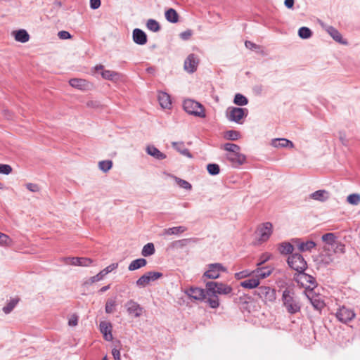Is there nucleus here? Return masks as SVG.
Instances as JSON below:
<instances>
[{"label": "nucleus", "instance_id": "obj_51", "mask_svg": "<svg viewBox=\"0 0 360 360\" xmlns=\"http://www.w3.org/2000/svg\"><path fill=\"white\" fill-rule=\"evenodd\" d=\"M18 302V300H12L9 303L3 307V311L6 314H9L13 311Z\"/></svg>", "mask_w": 360, "mask_h": 360}, {"label": "nucleus", "instance_id": "obj_45", "mask_svg": "<svg viewBox=\"0 0 360 360\" xmlns=\"http://www.w3.org/2000/svg\"><path fill=\"white\" fill-rule=\"evenodd\" d=\"M298 35L302 39H309L312 35V32L309 28L302 27L298 30Z\"/></svg>", "mask_w": 360, "mask_h": 360}, {"label": "nucleus", "instance_id": "obj_34", "mask_svg": "<svg viewBox=\"0 0 360 360\" xmlns=\"http://www.w3.org/2000/svg\"><path fill=\"white\" fill-rule=\"evenodd\" d=\"M299 279H300L302 285H304V282L309 283V285H307V288H311V287L315 286L316 280L313 276H311L310 275L301 273L300 275Z\"/></svg>", "mask_w": 360, "mask_h": 360}, {"label": "nucleus", "instance_id": "obj_1", "mask_svg": "<svg viewBox=\"0 0 360 360\" xmlns=\"http://www.w3.org/2000/svg\"><path fill=\"white\" fill-rule=\"evenodd\" d=\"M282 301L287 311L291 314H296L301 309L300 302L291 290L285 289L283 292Z\"/></svg>", "mask_w": 360, "mask_h": 360}, {"label": "nucleus", "instance_id": "obj_12", "mask_svg": "<svg viewBox=\"0 0 360 360\" xmlns=\"http://www.w3.org/2000/svg\"><path fill=\"white\" fill-rule=\"evenodd\" d=\"M336 317L340 321L347 323L355 317V313L352 310L342 307L337 311Z\"/></svg>", "mask_w": 360, "mask_h": 360}, {"label": "nucleus", "instance_id": "obj_22", "mask_svg": "<svg viewBox=\"0 0 360 360\" xmlns=\"http://www.w3.org/2000/svg\"><path fill=\"white\" fill-rule=\"evenodd\" d=\"M13 36L17 41L25 43L29 41L30 35L25 30H19L12 32Z\"/></svg>", "mask_w": 360, "mask_h": 360}, {"label": "nucleus", "instance_id": "obj_55", "mask_svg": "<svg viewBox=\"0 0 360 360\" xmlns=\"http://www.w3.org/2000/svg\"><path fill=\"white\" fill-rule=\"evenodd\" d=\"M12 167L9 165L0 164V174L8 175L12 172Z\"/></svg>", "mask_w": 360, "mask_h": 360}, {"label": "nucleus", "instance_id": "obj_53", "mask_svg": "<svg viewBox=\"0 0 360 360\" xmlns=\"http://www.w3.org/2000/svg\"><path fill=\"white\" fill-rule=\"evenodd\" d=\"M191 238H184L179 240H176L173 243V246L176 248H182L186 246L191 241Z\"/></svg>", "mask_w": 360, "mask_h": 360}, {"label": "nucleus", "instance_id": "obj_5", "mask_svg": "<svg viewBox=\"0 0 360 360\" xmlns=\"http://www.w3.org/2000/svg\"><path fill=\"white\" fill-rule=\"evenodd\" d=\"M248 115L246 108L230 107L226 110V117L229 120L236 123H241V120Z\"/></svg>", "mask_w": 360, "mask_h": 360}, {"label": "nucleus", "instance_id": "obj_54", "mask_svg": "<svg viewBox=\"0 0 360 360\" xmlns=\"http://www.w3.org/2000/svg\"><path fill=\"white\" fill-rule=\"evenodd\" d=\"M115 307V301L113 300H108L105 304V312L111 314L114 311Z\"/></svg>", "mask_w": 360, "mask_h": 360}, {"label": "nucleus", "instance_id": "obj_43", "mask_svg": "<svg viewBox=\"0 0 360 360\" xmlns=\"http://www.w3.org/2000/svg\"><path fill=\"white\" fill-rule=\"evenodd\" d=\"M224 137L227 140L236 141L240 138V133L238 131L229 130L224 133Z\"/></svg>", "mask_w": 360, "mask_h": 360}, {"label": "nucleus", "instance_id": "obj_6", "mask_svg": "<svg viewBox=\"0 0 360 360\" xmlns=\"http://www.w3.org/2000/svg\"><path fill=\"white\" fill-rule=\"evenodd\" d=\"M163 274L158 271H148L141 276L136 282V284L139 288H145L150 283L155 281L161 278Z\"/></svg>", "mask_w": 360, "mask_h": 360}, {"label": "nucleus", "instance_id": "obj_52", "mask_svg": "<svg viewBox=\"0 0 360 360\" xmlns=\"http://www.w3.org/2000/svg\"><path fill=\"white\" fill-rule=\"evenodd\" d=\"M175 181L180 187L184 189L191 190L192 188L191 184L186 180L175 177Z\"/></svg>", "mask_w": 360, "mask_h": 360}, {"label": "nucleus", "instance_id": "obj_37", "mask_svg": "<svg viewBox=\"0 0 360 360\" xmlns=\"http://www.w3.org/2000/svg\"><path fill=\"white\" fill-rule=\"evenodd\" d=\"M297 246L298 249L302 252L310 251L311 249L315 248L316 243L312 240H308L307 242L299 243Z\"/></svg>", "mask_w": 360, "mask_h": 360}, {"label": "nucleus", "instance_id": "obj_46", "mask_svg": "<svg viewBox=\"0 0 360 360\" xmlns=\"http://www.w3.org/2000/svg\"><path fill=\"white\" fill-rule=\"evenodd\" d=\"M112 167V162L111 160H103L98 162L99 169L103 172H108Z\"/></svg>", "mask_w": 360, "mask_h": 360}, {"label": "nucleus", "instance_id": "obj_58", "mask_svg": "<svg viewBox=\"0 0 360 360\" xmlns=\"http://www.w3.org/2000/svg\"><path fill=\"white\" fill-rule=\"evenodd\" d=\"M26 188L31 192L36 193L39 191V187L36 184L28 183L26 184Z\"/></svg>", "mask_w": 360, "mask_h": 360}, {"label": "nucleus", "instance_id": "obj_8", "mask_svg": "<svg viewBox=\"0 0 360 360\" xmlns=\"http://www.w3.org/2000/svg\"><path fill=\"white\" fill-rule=\"evenodd\" d=\"M127 312L129 316L134 318H139L142 316L143 308L133 300L127 301L124 305Z\"/></svg>", "mask_w": 360, "mask_h": 360}, {"label": "nucleus", "instance_id": "obj_9", "mask_svg": "<svg viewBox=\"0 0 360 360\" xmlns=\"http://www.w3.org/2000/svg\"><path fill=\"white\" fill-rule=\"evenodd\" d=\"M273 226L270 222L260 225L257 229L258 238L260 242L266 241L272 233Z\"/></svg>", "mask_w": 360, "mask_h": 360}, {"label": "nucleus", "instance_id": "obj_14", "mask_svg": "<svg viewBox=\"0 0 360 360\" xmlns=\"http://www.w3.org/2000/svg\"><path fill=\"white\" fill-rule=\"evenodd\" d=\"M63 260L66 264L82 266H88L93 262L91 259L86 257H65Z\"/></svg>", "mask_w": 360, "mask_h": 360}, {"label": "nucleus", "instance_id": "obj_60", "mask_svg": "<svg viewBox=\"0 0 360 360\" xmlns=\"http://www.w3.org/2000/svg\"><path fill=\"white\" fill-rule=\"evenodd\" d=\"M101 6V0H90V7L92 9H97Z\"/></svg>", "mask_w": 360, "mask_h": 360}, {"label": "nucleus", "instance_id": "obj_25", "mask_svg": "<svg viewBox=\"0 0 360 360\" xmlns=\"http://www.w3.org/2000/svg\"><path fill=\"white\" fill-rule=\"evenodd\" d=\"M146 152L150 156H153L157 160H163L166 158V155L160 151L154 146H148L146 148Z\"/></svg>", "mask_w": 360, "mask_h": 360}, {"label": "nucleus", "instance_id": "obj_17", "mask_svg": "<svg viewBox=\"0 0 360 360\" xmlns=\"http://www.w3.org/2000/svg\"><path fill=\"white\" fill-rule=\"evenodd\" d=\"M101 333L106 341H111L113 338L112 334V324L108 321H101L99 324Z\"/></svg>", "mask_w": 360, "mask_h": 360}, {"label": "nucleus", "instance_id": "obj_15", "mask_svg": "<svg viewBox=\"0 0 360 360\" xmlns=\"http://www.w3.org/2000/svg\"><path fill=\"white\" fill-rule=\"evenodd\" d=\"M226 157L233 167L243 165L246 160L245 156L240 153V150L236 151V153H227Z\"/></svg>", "mask_w": 360, "mask_h": 360}, {"label": "nucleus", "instance_id": "obj_13", "mask_svg": "<svg viewBox=\"0 0 360 360\" xmlns=\"http://www.w3.org/2000/svg\"><path fill=\"white\" fill-rule=\"evenodd\" d=\"M185 293L190 297L191 298L195 300H203L206 298L207 295V290L197 288V287H191L188 288Z\"/></svg>", "mask_w": 360, "mask_h": 360}, {"label": "nucleus", "instance_id": "obj_56", "mask_svg": "<svg viewBox=\"0 0 360 360\" xmlns=\"http://www.w3.org/2000/svg\"><path fill=\"white\" fill-rule=\"evenodd\" d=\"M79 317L77 314H73L68 318V326L75 327L78 323Z\"/></svg>", "mask_w": 360, "mask_h": 360}, {"label": "nucleus", "instance_id": "obj_62", "mask_svg": "<svg viewBox=\"0 0 360 360\" xmlns=\"http://www.w3.org/2000/svg\"><path fill=\"white\" fill-rule=\"evenodd\" d=\"M112 354L115 359V360H120V352L117 348H113L112 349Z\"/></svg>", "mask_w": 360, "mask_h": 360}, {"label": "nucleus", "instance_id": "obj_57", "mask_svg": "<svg viewBox=\"0 0 360 360\" xmlns=\"http://www.w3.org/2000/svg\"><path fill=\"white\" fill-rule=\"evenodd\" d=\"M271 257V255L268 253V252H265L264 254H262L260 257V262L259 263H257V266H260L262 264H263L264 263H265L266 262H267L268 260H269Z\"/></svg>", "mask_w": 360, "mask_h": 360}, {"label": "nucleus", "instance_id": "obj_20", "mask_svg": "<svg viewBox=\"0 0 360 360\" xmlns=\"http://www.w3.org/2000/svg\"><path fill=\"white\" fill-rule=\"evenodd\" d=\"M132 37L136 44L144 45L147 43V36L146 33L139 28H136L133 30Z\"/></svg>", "mask_w": 360, "mask_h": 360}, {"label": "nucleus", "instance_id": "obj_42", "mask_svg": "<svg viewBox=\"0 0 360 360\" xmlns=\"http://www.w3.org/2000/svg\"><path fill=\"white\" fill-rule=\"evenodd\" d=\"M221 148L226 150L227 153H236V151L240 150L239 146L231 143H226L224 144Z\"/></svg>", "mask_w": 360, "mask_h": 360}, {"label": "nucleus", "instance_id": "obj_40", "mask_svg": "<svg viewBox=\"0 0 360 360\" xmlns=\"http://www.w3.org/2000/svg\"><path fill=\"white\" fill-rule=\"evenodd\" d=\"M330 249L333 252L335 255L345 253V245L337 240L335 243L333 244Z\"/></svg>", "mask_w": 360, "mask_h": 360}, {"label": "nucleus", "instance_id": "obj_4", "mask_svg": "<svg viewBox=\"0 0 360 360\" xmlns=\"http://www.w3.org/2000/svg\"><path fill=\"white\" fill-rule=\"evenodd\" d=\"M287 262L290 268L300 274L303 273L307 266L306 261L299 253L292 254L288 257Z\"/></svg>", "mask_w": 360, "mask_h": 360}, {"label": "nucleus", "instance_id": "obj_41", "mask_svg": "<svg viewBox=\"0 0 360 360\" xmlns=\"http://www.w3.org/2000/svg\"><path fill=\"white\" fill-rule=\"evenodd\" d=\"M208 297L207 298L206 302L208 303L210 307L213 309H216L219 306V301L218 296L217 295H207Z\"/></svg>", "mask_w": 360, "mask_h": 360}, {"label": "nucleus", "instance_id": "obj_38", "mask_svg": "<svg viewBox=\"0 0 360 360\" xmlns=\"http://www.w3.org/2000/svg\"><path fill=\"white\" fill-rule=\"evenodd\" d=\"M294 248L290 243H283L279 245L278 250L281 254L288 255L292 253Z\"/></svg>", "mask_w": 360, "mask_h": 360}, {"label": "nucleus", "instance_id": "obj_36", "mask_svg": "<svg viewBox=\"0 0 360 360\" xmlns=\"http://www.w3.org/2000/svg\"><path fill=\"white\" fill-rule=\"evenodd\" d=\"M101 75L103 79H108V80H117L120 77L119 73L108 70H104L101 72Z\"/></svg>", "mask_w": 360, "mask_h": 360}, {"label": "nucleus", "instance_id": "obj_7", "mask_svg": "<svg viewBox=\"0 0 360 360\" xmlns=\"http://www.w3.org/2000/svg\"><path fill=\"white\" fill-rule=\"evenodd\" d=\"M255 294L265 302H274L276 299V290L269 286L258 287Z\"/></svg>", "mask_w": 360, "mask_h": 360}, {"label": "nucleus", "instance_id": "obj_30", "mask_svg": "<svg viewBox=\"0 0 360 360\" xmlns=\"http://www.w3.org/2000/svg\"><path fill=\"white\" fill-rule=\"evenodd\" d=\"M172 145L173 148L177 151H179L181 154L191 158V155L188 149H187L185 147L184 143L183 142H172Z\"/></svg>", "mask_w": 360, "mask_h": 360}, {"label": "nucleus", "instance_id": "obj_63", "mask_svg": "<svg viewBox=\"0 0 360 360\" xmlns=\"http://www.w3.org/2000/svg\"><path fill=\"white\" fill-rule=\"evenodd\" d=\"M248 276H249V274L246 271H240V272L236 273L235 274V277L237 279H241V278L247 277Z\"/></svg>", "mask_w": 360, "mask_h": 360}, {"label": "nucleus", "instance_id": "obj_39", "mask_svg": "<svg viewBox=\"0 0 360 360\" xmlns=\"http://www.w3.org/2000/svg\"><path fill=\"white\" fill-rule=\"evenodd\" d=\"M155 253V246L153 243H148L145 245L142 249L141 255L143 257L151 256Z\"/></svg>", "mask_w": 360, "mask_h": 360}, {"label": "nucleus", "instance_id": "obj_24", "mask_svg": "<svg viewBox=\"0 0 360 360\" xmlns=\"http://www.w3.org/2000/svg\"><path fill=\"white\" fill-rule=\"evenodd\" d=\"M273 268L270 266H265L262 268H257L255 271H253L254 274H256L257 277L260 279H264L272 273Z\"/></svg>", "mask_w": 360, "mask_h": 360}, {"label": "nucleus", "instance_id": "obj_27", "mask_svg": "<svg viewBox=\"0 0 360 360\" xmlns=\"http://www.w3.org/2000/svg\"><path fill=\"white\" fill-rule=\"evenodd\" d=\"M271 145L275 148L278 147H290L293 148L294 144L292 141L288 139L281 138V139H274L271 141Z\"/></svg>", "mask_w": 360, "mask_h": 360}, {"label": "nucleus", "instance_id": "obj_10", "mask_svg": "<svg viewBox=\"0 0 360 360\" xmlns=\"http://www.w3.org/2000/svg\"><path fill=\"white\" fill-rule=\"evenodd\" d=\"M198 64V57L193 53H191L184 61V68L187 72L193 73L196 71Z\"/></svg>", "mask_w": 360, "mask_h": 360}, {"label": "nucleus", "instance_id": "obj_3", "mask_svg": "<svg viewBox=\"0 0 360 360\" xmlns=\"http://www.w3.org/2000/svg\"><path fill=\"white\" fill-rule=\"evenodd\" d=\"M183 106L185 111L190 115L202 118L206 116L203 105L194 100L186 99Z\"/></svg>", "mask_w": 360, "mask_h": 360}, {"label": "nucleus", "instance_id": "obj_50", "mask_svg": "<svg viewBox=\"0 0 360 360\" xmlns=\"http://www.w3.org/2000/svg\"><path fill=\"white\" fill-rule=\"evenodd\" d=\"M207 169L211 175H217L220 172L219 166L217 164H208L207 165Z\"/></svg>", "mask_w": 360, "mask_h": 360}, {"label": "nucleus", "instance_id": "obj_21", "mask_svg": "<svg viewBox=\"0 0 360 360\" xmlns=\"http://www.w3.org/2000/svg\"><path fill=\"white\" fill-rule=\"evenodd\" d=\"M259 284V280L256 274L240 283V286L247 289H253L257 288Z\"/></svg>", "mask_w": 360, "mask_h": 360}, {"label": "nucleus", "instance_id": "obj_61", "mask_svg": "<svg viewBox=\"0 0 360 360\" xmlns=\"http://www.w3.org/2000/svg\"><path fill=\"white\" fill-rule=\"evenodd\" d=\"M245 45L246 48L251 49V50L256 49L259 48L258 45H257L256 44H255L250 41H246L245 42Z\"/></svg>", "mask_w": 360, "mask_h": 360}, {"label": "nucleus", "instance_id": "obj_29", "mask_svg": "<svg viewBox=\"0 0 360 360\" xmlns=\"http://www.w3.org/2000/svg\"><path fill=\"white\" fill-rule=\"evenodd\" d=\"M147 264L146 259L143 258L136 259L133 260L129 265L128 269L129 271H135L140 268L144 267Z\"/></svg>", "mask_w": 360, "mask_h": 360}, {"label": "nucleus", "instance_id": "obj_23", "mask_svg": "<svg viewBox=\"0 0 360 360\" xmlns=\"http://www.w3.org/2000/svg\"><path fill=\"white\" fill-rule=\"evenodd\" d=\"M160 105L163 108H170L172 105V102L170 99V96L165 92H160L158 96Z\"/></svg>", "mask_w": 360, "mask_h": 360}, {"label": "nucleus", "instance_id": "obj_11", "mask_svg": "<svg viewBox=\"0 0 360 360\" xmlns=\"http://www.w3.org/2000/svg\"><path fill=\"white\" fill-rule=\"evenodd\" d=\"M225 271L226 269L221 264H211L208 270L205 272L204 276L210 279H216L219 277L221 271Z\"/></svg>", "mask_w": 360, "mask_h": 360}, {"label": "nucleus", "instance_id": "obj_18", "mask_svg": "<svg viewBox=\"0 0 360 360\" xmlns=\"http://www.w3.org/2000/svg\"><path fill=\"white\" fill-rule=\"evenodd\" d=\"M307 297L310 300L314 309L321 310L325 307L323 300L319 295H314L312 290L307 291Z\"/></svg>", "mask_w": 360, "mask_h": 360}, {"label": "nucleus", "instance_id": "obj_26", "mask_svg": "<svg viewBox=\"0 0 360 360\" xmlns=\"http://www.w3.org/2000/svg\"><path fill=\"white\" fill-rule=\"evenodd\" d=\"M69 84L71 86L80 90H85L89 86L88 82L85 79L77 78L71 79L69 81Z\"/></svg>", "mask_w": 360, "mask_h": 360}, {"label": "nucleus", "instance_id": "obj_48", "mask_svg": "<svg viewBox=\"0 0 360 360\" xmlns=\"http://www.w3.org/2000/svg\"><path fill=\"white\" fill-rule=\"evenodd\" d=\"M347 202L353 205H357L360 203V194H350L347 198Z\"/></svg>", "mask_w": 360, "mask_h": 360}, {"label": "nucleus", "instance_id": "obj_47", "mask_svg": "<svg viewBox=\"0 0 360 360\" xmlns=\"http://www.w3.org/2000/svg\"><path fill=\"white\" fill-rule=\"evenodd\" d=\"M13 244L11 238L6 234L0 232V245L11 246Z\"/></svg>", "mask_w": 360, "mask_h": 360}, {"label": "nucleus", "instance_id": "obj_64", "mask_svg": "<svg viewBox=\"0 0 360 360\" xmlns=\"http://www.w3.org/2000/svg\"><path fill=\"white\" fill-rule=\"evenodd\" d=\"M192 34V32L191 30H187V31H185L184 32H181L180 36L181 37V39H184V40H186V39H188L191 36Z\"/></svg>", "mask_w": 360, "mask_h": 360}, {"label": "nucleus", "instance_id": "obj_33", "mask_svg": "<svg viewBox=\"0 0 360 360\" xmlns=\"http://www.w3.org/2000/svg\"><path fill=\"white\" fill-rule=\"evenodd\" d=\"M327 32L333 37L334 40L336 41L341 43V44H345L346 42L342 41V35L341 34L334 28L333 27L329 26L326 29Z\"/></svg>", "mask_w": 360, "mask_h": 360}, {"label": "nucleus", "instance_id": "obj_19", "mask_svg": "<svg viewBox=\"0 0 360 360\" xmlns=\"http://www.w3.org/2000/svg\"><path fill=\"white\" fill-rule=\"evenodd\" d=\"M335 254L329 248H323L320 254L321 262L326 265H328L335 260Z\"/></svg>", "mask_w": 360, "mask_h": 360}, {"label": "nucleus", "instance_id": "obj_59", "mask_svg": "<svg viewBox=\"0 0 360 360\" xmlns=\"http://www.w3.org/2000/svg\"><path fill=\"white\" fill-rule=\"evenodd\" d=\"M58 36L61 39H68L71 38V34L67 31H60Z\"/></svg>", "mask_w": 360, "mask_h": 360}, {"label": "nucleus", "instance_id": "obj_28", "mask_svg": "<svg viewBox=\"0 0 360 360\" xmlns=\"http://www.w3.org/2000/svg\"><path fill=\"white\" fill-rule=\"evenodd\" d=\"M311 198L319 200L321 202L326 201L328 199L329 195L328 193L325 190H319L317 191H315L314 193H311L310 195Z\"/></svg>", "mask_w": 360, "mask_h": 360}, {"label": "nucleus", "instance_id": "obj_2", "mask_svg": "<svg viewBox=\"0 0 360 360\" xmlns=\"http://www.w3.org/2000/svg\"><path fill=\"white\" fill-rule=\"evenodd\" d=\"M205 286L207 295H228L233 290L230 285L216 281L207 282Z\"/></svg>", "mask_w": 360, "mask_h": 360}, {"label": "nucleus", "instance_id": "obj_32", "mask_svg": "<svg viewBox=\"0 0 360 360\" xmlns=\"http://www.w3.org/2000/svg\"><path fill=\"white\" fill-rule=\"evenodd\" d=\"M322 240L326 243L323 248H330L336 242V236L333 233H328L322 236Z\"/></svg>", "mask_w": 360, "mask_h": 360}, {"label": "nucleus", "instance_id": "obj_35", "mask_svg": "<svg viewBox=\"0 0 360 360\" xmlns=\"http://www.w3.org/2000/svg\"><path fill=\"white\" fill-rule=\"evenodd\" d=\"M165 18L167 20L172 23L177 22L179 20V15L173 8H169L165 12Z\"/></svg>", "mask_w": 360, "mask_h": 360}, {"label": "nucleus", "instance_id": "obj_44", "mask_svg": "<svg viewBox=\"0 0 360 360\" xmlns=\"http://www.w3.org/2000/svg\"><path fill=\"white\" fill-rule=\"evenodd\" d=\"M146 27L148 30L153 32H158L160 30V24L158 21L153 19H149L147 21Z\"/></svg>", "mask_w": 360, "mask_h": 360}, {"label": "nucleus", "instance_id": "obj_49", "mask_svg": "<svg viewBox=\"0 0 360 360\" xmlns=\"http://www.w3.org/2000/svg\"><path fill=\"white\" fill-rule=\"evenodd\" d=\"M248 99L243 95L237 94L234 98V103L238 105H245L248 104Z\"/></svg>", "mask_w": 360, "mask_h": 360}, {"label": "nucleus", "instance_id": "obj_31", "mask_svg": "<svg viewBox=\"0 0 360 360\" xmlns=\"http://www.w3.org/2000/svg\"><path fill=\"white\" fill-rule=\"evenodd\" d=\"M187 231L184 226H174L164 230L165 235H179Z\"/></svg>", "mask_w": 360, "mask_h": 360}, {"label": "nucleus", "instance_id": "obj_16", "mask_svg": "<svg viewBox=\"0 0 360 360\" xmlns=\"http://www.w3.org/2000/svg\"><path fill=\"white\" fill-rule=\"evenodd\" d=\"M118 266L117 263H113L110 265L108 266L106 268L101 271L98 274L90 278V281L91 283L99 281L102 280L105 276L108 274L110 273L113 270L116 269Z\"/></svg>", "mask_w": 360, "mask_h": 360}]
</instances>
